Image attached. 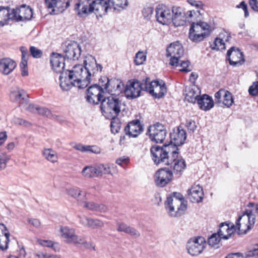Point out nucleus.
Returning a JSON list of instances; mask_svg holds the SVG:
<instances>
[{
    "label": "nucleus",
    "mask_w": 258,
    "mask_h": 258,
    "mask_svg": "<svg viewBox=\"0 0 258 258\" xmlns=\"http://www.w3.org/2000/svg\"><path fill=\"white\" fill-rule=\"evenodd\" d=\"M126 233L136 238L139 237L140 236V232L131 226L128 228L127 232Z\"/></svg>",
    "instance_id": "61"
},
{
    "label": "nucleus",
    "mask_w": 258,
    "mask_h": 258,
    "mask_svg": "<svg viewBox=\"0 0 258 258\" xmlns=\"http://www.w3.org/2000/svg\"><path fill=\"white\" fill-rule=\"evenodd\" d=\"M257 204L249 203L243 213L236 220V226L240 234H246L254 225L258 212L256 211Z\"/></svg>",
    "instance_id": "3"
},
{
    "label": "nucleus",
    "mask_w": 258,
    "mask_h": 258,
    "mask_svg": "<svg viewBox=\"0 0 258 258\" xmlns=\"http://www.w3.org/2000/svg\"><path fill=\"white\" fill-rule=\"evenodd\" d=\"M80 222L85 226L93 229L102 228L104 226V223L102 220L86 216L81 218Z\"/></svg>",
    "instance_id": "34"
},
{
    "label": "nucleus",
    "mask_w": 258,
    "mask_h": 258,
    "mask_svg": "<svg viewBox=\"0 0 258 258\" xmlns=\"http://www.w3.org/2000/svg\"><path fill=\"white\" fill-rule=\"evenodd\" d=\"M45 7L51 15H57L70 6L69 0H45Z\"/></svg>",
    "instance_id": "15"
},
{
    "label": "nucleus",
    "mask_w": 258,
    "mask_h": 258,
    "mask_svg": "<svg viewBox=\"0 0 258 258\" xmlns=\"http://www.w3.org/2000/svg\"><path fill=\"white\" fill-rule=\"evenodd\" d=\"M70 77L74 79L77 83V87L79 89H83L86 87L89 84L90 81L87 77L84 66L82 64L75 65L71 70H68Z\"/></svg>",
    "instance_id": "9"
},
{
    "label": "nucleus",
    "mask_w": 258,
    "mask_h": 258,
    "mask_svg": "<svg viewBox=\"0 0 258 258\" xmlns=\"http://www.w3.org/2000/svg\"><path fill=\"white\" fill-rule=\"evenodd\" d=\"M13 11L15 15L14 20L16 22L30 20L33 16L32 9L25 5H22L20 8L13 9Z\"/></svg>",
    "instance_id": "21"
},
{
    "label": "nucleus",
    "mask_w": 258,
    "mask_h": 258,
    "mask_svg": "<svg viewBox=\"0 0 258 258\" xmlns=\"http://www.w3.org/2000/svg\"><path fill=\"white\" fill-rule=\"evenodd\" d=\"M85 71H87V77L90 81L91 77L94 76L98 73L102 71V67L101 64L97 63L95 57L91 55L86 56L83 61V65Z\"/></svg>",
    "instance_id": "13"
},
{
    "label": "nucleus",
    "mask_w": 258,
    "mask_h": 258,
    "mask_svg": "<svg viewBox=\"0 0 258 258\" xmlns=\"http://www.w3.org/2000/svg\"><path fill=\"white\" fill-rule=\"evenodd\" d=\"M124 105L122 100L117 96L111 95L104 97L101 101L100 108L102 112L109 113L117 116L120 112L121 108Z\"/></svg>",
    "instance_id": "8"
},
{
    "label": "nucleus",
    "mask_w": 258,
    "mask_h": 258,
    "mask_svg": "<svg viewBox=\"0 0 258 258\" xmlns=\"http://www.w3.org/2000/svg\"><path fill=\"white\" fill-rule=\"evenodd\" d=\"M222 238L217 232L213 233L208 239V243L210 245L214 246L219 243Z\"/></svg>",
    "instance_id": "48"
},
{
    "label": "nucleus",
    "mask_w": 258,
    "mask_h": 258,
    "mask_svg": "<svg viewBox=\"0 0 258 258\" xmlns=\"http://www.w3.org/2000/svg\"><path fill=\"white\" fill-rule=\"evenodd\" d=\"M186 133L181 126L177 128H174L170 134L171 142L173 146L177 148V146L183 145L186 139Z\"/></svg>",
    "instance_id": "22"
},
{
    "label": "nucleus",
    "mask_w": 258,
    "mask_h": 258,
    "mask_svg": "<svg viewBox=\"0 0 258 258\" xmlns=\"http://www.w3.org/2000/svg\"><path fill=\"white\" fill-rule=\"evenodd\" d=\"M153 89L150 90L151 94L155 98H162L167 92V88L165 83L163 81H153Z\"/></svg>",
    "instance_id": "28"
},
{
    "label": "nucleus",
    "mask_w": 258,
    "mask_h": 258,
    "mask_svg": "<svg viewBox=\"0 0 258 258\" xmlns=\"http://www.w3.org/2000/svg\"><path fill=\"white\" fill-rule=\"evenodd\" d=\"M212 50H223L225 49V44L224 40L219 38H216L213 44L211 45Z\"/></svg>",
    "instance_id": "42"
},
{
    "label": "nucleus",
    "mask_w": 258,
    "mask_h": 258,
    "mask_svg": "<svg viewBox=\"0 0 258 258\" xmlns=\"http://www.w3.org/2000/svg\"><path fill=\"white\" fill-rule=\"evenodd\" d=\"M66 193L75 199H78L81 195L82 190L78 188H70L67 189Z\"/></svg>",
    "instance_id": "49"
},
{
    "label": "nucleus",
    "mask_w": 258,
    "mask_h": 258,
    "mask_svg": "<svg viewBox=\"0 0 258 258\" xmlns=\"http://www.w3.org/2000/svg\"><path fill=\"white\" fill-rule=\"evenodd\" d=\"M25 109L31 113L38 114L50 118L54 119L56 117V116L53 115L51 111L48 108L45 107H41L38 105H35L34 104H28Z\"/></svg>",
    "instance_id": "29"
},
{
    "label": "nucleus",
    "mask_w": 258,
    "mask_h": 258,
    "mask_svg": "<svg viewBox=\"0 0 258 258\" xmlns=\"http://www.w3.org/2000/svg\"><path fill=\"white\" fill-rule=\"evenodd\" d=\"M82 174L86 178L98 177L96 167L92 166H85L82 171Z\"/></svg>",
    "instance_id": "39"
},
{
    "label": "nucleus",
    "mask_w": 258,
    "mask_h": 258,
    "mask_svg": "<svg viewBox=\"0 0 258 258\" xmlns=\"http://www.w3.org/2000/svg\"><path fill=\"white\" fill-rule=\"evenodd\" d=\"M167 57H170L169 64L172 66L177 67L179 59L183 56L184 50L182 46L178 43H171L166 49Z\"/></svg>",
    "instance_id": "12"
},
{
    "label": "nucleus",
    "mask_w": 258,
    "mask_h": 258,
    "mask_svg": "<svg viewBox=\"0 0 258 258\" xmlns=\"http://www.w3.org/2000/svg\"><path fill=\"white\" fill-rule=\"evenodd\" d=\"M81 245L83 246L84 248L88 249H93L95 250V246L93 245V243L87 242L85 238L83 241Z\"/></svg>",
    "instance_id": "62"
},
{
    "label": "nucleus",
    "mask_w": 258,
    "mask_h": 258,
    "mask_svg": "<svg viewBox=\"0 0 258 258\" xmlns=\"http://www.w3.org/2000/svg\"><path fill=\"white\" fill-rule=\"evenodd\" d=\"M177 156L173 161H171L169 166L172 168L174 173L180 176L186 168L185 160L179 156L178 150L176 151Z\"/></svg>",
    "instance_id": "26"
},
{
    "label": "nucleus",
    "mask_w": 258,
    "mask_h": 258,
    "mask_svg": "<svg viewBox=\"0 0 258 258\" xmlns=\"http://www.w3.org/2000/svg\"><path fill=\"white\" fill-rule=\"evenodd\" d=\"M146 59V55L143 51H139L135 55V63L136 65L142 64Z\"/></svg>",
    "instance_id": "45"
},
{
    "label": "nucleus",
    "mask_w": 258,
    "mask_h": 258,
    "mask_svg": "<svg viewBox=\"0 0 258 258\" xmlns=\"http://www.w3.org/2000/svg\"><path fill=\"white\" fill-rule=\"evenodd\" d=\"M223 98L222 103L227 107H230L234 102L232 94L228 91L226 90Z\"/></svg>",
    "instance_id": "44"
},
{
    "label": "nucleus",
    "mask_w": 258,
    "mask_h": 258,
    "mask_svg": "<svg viewBox=\"0 0 258 258\" xmlns=\"http://www.w3.org/2000/svg\"><path fill=\"white\" fill-rule=\"evenodd\" d=\"M30 52L31 55L34 57L36 58H40L43 54L42 51L36 48L35 46H31L30 47Z\"/></svg>",
    "instance_id": "52"
},
{
    "label": "nucleus",
    "mask_w": 258,
    "mask_h": 258,
    "mask_svg": "<svg viewBox=\"0 0 258 258\" xmlns=\"http://www.w3.org/2000/svg\"><path fill=\"white\" fill-rule=\"evenodd\" d=\"M248 92L251 96H256L258 95V81L254 82L250 86L248 89Z\"/></svg>",
    "instance_id": "56"
},
{
    "label": "nucleus",
    "mask_w": 258,
    "mask_h": 258,
    "mask_svg": "<svg viewBox=\"0 0 258 258\" xmlns=\"http://www.w3.org/2000/svg\"><path fill=\"white\" fill-rule=\"evenodd\" d=\"M236 8H241L243 9L244 12V17L245 18L249 16V13L247 9V6L244 1L241 2L239 5H237L236 6Z\"/></svg>",
    "instance_id": "63"
},
{
    "label": "nucleus",
    "mask_w": 258,
    "mask_h": 258,
    "mask_svg": "<svg viewBox=\"0 0 258 258\" xmlns=\"http://www.w3.org/2000/svg\"><path fill=\"white\" fill-rule=\"evenodd\" d=\"M227 59L229 60V63L234 67L241 66L244 62L243 53L235 47H231L227 51Z\"/></svg>",
    "instance_id": "17"
},
{
    "label": "nucleus",
    "mask_w": 258,
    "mask_h": 258,
    "mask_svg": "<svg viewBox=\"0 0 258 258\" xmlns=\"http://www.w3.org/2000/svg\"><path fill=\"white\" fill-rule=\"evenodd\" d=\"M146 134L152 142L162 143L166 137L167 131L164 125L157 122L148 127Z\"/></svg>",
    "instance_id": "10"
},
{
    "label": "nucleus",
    "mask_w": 258,
    "mask_h": 258,
    "mask_svg": "<svg viewBox=\"0 0 258 258\" xmlns=\"http://www.w3.org/2000/svg\"><path fill=\"white\" fill-rule=\"evenodd\" d=\"M189 133H193L196 129L197 125L195 121L189 119L186 120L185 124Z\"/></svg>",
    "instance_id": "55"
},
{
    "label": "nucleus",
    "mask_w": 258,
    "mask_h": 258,
    "mask_svg": "<svg viewBox=\"0 0 258 258\" xmlns=\"http://www.w3.org/2000/svg\"><path fill=\"white\" fill-rule=\"evenodd\" d=\"M10 96L13 101L19 104L25 102L28 98L26 92L23 89L18 87H15L11 89Z\"/></svg>",
    "instance_id": "30"
},
{
    "label": "nucleus",
    "mask_w": 258,
    "mask_h": 258,
    "mask_svg": "<svg viewBox=\"0 0 258 258\" xmlns=\"http://www.w3.org/2000/svg\"><path fill=\"white\" fill-rule=\"evenodd\" d=\"M110 7L108 0H81L76 4L75 10L79 17L85 18L93 12L100 16L104 15Z\"/></svg>",
    "instance_id": "1"
},
{
    "label": "nucleus",
    "mask_w": 258,
    "mask_h": 258,
    "mask_svg": "<svg viewBox=\"0 0 258 258\" xmlns=\"http://www.w3.org/2000/svg\"><path fill=\"white\" fill-rule=\"evenodd\" d=\"M86 193H84V199H78V203L79 205L82 206L83 208L87 210H91L95 212H99L100 213L106 212L108 208L107 206L102 204H98L93 202H87L85 201L87 200Z\"/></svg>",
    "instance_id": "20"
},
{
    "label": "nucleus",
    "mask_w": 258,
    "mask_h": 258,
    "mask_svg": "<svg viewBox=\"0 0 258 258\" xmlns=\"http://www.w3.org/2000/svg\"><path fill=\"white\" fill-rule=\"evenodd\" d=\"M42 155L45 159L51 163H54L57 161V154L51 148L44 149L42 151Z\"/></svg>",
    "instance_id": "38"
},
{
    "label": "nucleus",
    "mask_w": 258,
    "mask_h": 258,
    "mask_svg": "<svg viewBox=\"0 0 258 258\" xmlns=\"http://www.w3.org/2000/svg\"><path fill=\"white\" fill-rule=\"evenodd\" d=\"M141 91L140 82L137 80H132L127 82L124 93L127 98L133 99L140 96Z\"/></svg>",
    "instance_id": "18"
},
{
    "label": "nucleus",
    "mask_w": 258,
    "mask_h": 258,
    "mask_svg": "<svg viewBox=\"0 0 258 258\" xmlns=\"http://www.w3.org/2000/svg\"><path fill=\"white\" fill-rule=\"evenodd\" d=\"M64 56L57 53H52L50 56V63L52 69L57 73H61L64 71Z\"/></svg>",
    "instance_id": "25"
},
{
    "label": "nucleus",
    "mask_w": 258,
    "mask_h": 258,
    "mask_svg": "<svg viewBox=\"0 0 258 258\" xmlns=\"http://www.w3.org/2000/svg\"><path fill=\"white\" fill-rule=\"evenodd\" d=\"M84 238V237L76 235L75 233L69 243L81 244Z\"/></svg>",
    "instance_id": "57"
},
{
    "label": "nucleus",
    "mask_w": 258,
    "mask_h": 258,
    "mask_svg": "<svg viewBox=\"0 0 258 258\" xmlns=\"http://www.w3.org/2000/svg\"><path fill=\"white\" fill-rule=\"evenodd\" d=\"M61 236L66 239V241L69 243L75 234V230L68 227H61L60 228Z\"/></svg>",
    "instance_id": "40"
},
{
    "label": "nucleus",
    "mask_w": 258,
    "mask_h": 258,
    "mask_svg": "<svg viewBox=\"0 0 258 258\" xmlns=\"http://www.w3.org/2000/svg\"><path fill=\"white\" fill-rule=\"evenodd\" d=\"M188 196L189 199L193 203L201 202L204 196L202 187L199 184H194L189 189Z\"/></svg>",
    "instance_id": "33"
},
{
    "label": "nucleus",
    "mask_w": 258,
    "mask_h": 258,
    "mask_svg": "<svg viewBox=\"0 0 258 258\" xmlns=\"http://www.w3.org/2000/svg\"><path fill=\"white\" fill-rule=\"evenodd\" d=\"M210 26L207 23L200 21L192 22L190 25L188 38L193 42L198 43L208 37L211 33Z\"/></svg>",
    "instance_id": "6"
},
{
    "label": "nucleus",
    "mask_w": 258,
    "mask_h": 258,
    "mask_svg": "<svg viewBox=\"0 0 258 258\" xmlns=\"http://www.w3.org/2000/svg\"><path fill=\"white\" fill-rule=\"evenodd\" d=\"M171 11V22L175 27L183 26L189 19L201 15L199 10L188 11L186 13L183 9L178 6H173Z\"/></svg>",
    "instance_id": "7"
},
{
    "label": "nucleus",
    "mask_w": 258,
    "mask_h": 258,
    "mask_svg": "<svg viewBox=\"0 0 258 258\" xmlns=\"http://www.w3.org/2000/svg\"><path fill=\"white\" fill-rule=\"evenodd\" d=\"M143 125L138 119L129 122L124 128L125 134L134 138L138 137L143 132Z\"/></svg>",
    "instance_id": "23"
},
{
    "label": "nucleus",
    "mask_w": 258,
    "mask_h": 258,
    "mask_svg": "<svg viewBox=\"0 0 258 258\" xmlns=\"http://www.w3.org/2000/svg\"><path fill=\"white\" fill-rule=\"evenodd\" d=\"M153 81H150V79L146 78L145 79H143L142 82H140L141 88L142 91H145L149 92L150 94V90L153 89Z\"/></svg>",
    "instance_id": "41"
},
{
    "label": "nucleus",
    "mask_w": 258,
    "mask_h": 258,
    "mask_svg": "<svg viewBox=\"0 0 258 258\" xmlns=\"http://www.w3.org/2000/svg\"><path fill=\"white\" fill-rule=\"evenodd\" d=\"M165 207L168 214L172 217H179L186 210L183 196L179 192H173L167 198Z\"/></svg>",
    "instance_id": "4"
},
{
    "label": "nucleus",
    "mask_w": 258,
    "mask_h": 258,
    "mask_svg": "<svg viewBox=\"0 0 258 258\" xmlns=\"http://www.w3.org/2000/svg\"><path fill=\"white\" fill-rule=\"evenodd\" d=\"M97 176L102 174H110L111 172L110 167L107 165L100 164L96 167Z\"/></svg>",
    "instance_id": "46"
},
{
    "label": "nucleus",
    "mask_w": 258,
    "mask_h": 258,
    "mask_svg": "<svg viewBox=\"0 0 258 258\" xmlns=\"http://www.w3.org/2000/svg\"><path fill=\"white\" fill-rule=\"evenodd\" d=\"M197 101L200 108L205 111L210 110L214 106L212 98L206 94L200 97Z\"/></svg>",
    "instance_id": "36"
},
{
    "label": "nucleus",
    "mask_w": 258,
    "mask_h": 258,
    "mask_svg": "<svg viewBox=\"0 0 258 258\" xmlns=\"http://www.w3.org/2000/svg\"><path fill=\"white\" fill-rule=\"evenodd\" d=\"M206 245L205 238L200 236L190 238L187 242L186 249L190 255L197 256L203 251Z\"/></svg>",
    "instance_id": "11"
},
{
    "label": "nucleus",
    "mask_w": 258,
    "mask_h": 258,
    "mask_svg": "<svg viewBox=\"0 0 258 258\" xmlns=\"http://www.w3.org/2000/svg\"><path fill=\"white\" fill-rule=\"evenodd\" d=\"M68 70L60 73L59 77L60 81V87L63 90L68 91L72 86H76L77 83L75 82V80L71 79L70 77V74L68 73Z\"/></svg>",
    "instance_id": "31"
},
{
    "label": "nucleus",
    "mask_w": 258,
    "mask_h": 258,
    "mask_svg": "<svg viewBox=\"0 0 258 258\" xmlns=\"http://www.w3.org/2000/svg\"><path fill=\"white\" fill-rule=\"evenodd\" d=\"M110 5H112L115 10L124 9L127 6V0H108Z\"/></svg>",
    "instance_id": "43"
},
{
    "label": "nucleus",
    "mask_w": 258,
    "mask_h": 258,
    "mask_svg": "<svg viewBox=\"0 0 258 258\" xmlns=\"http://www.w3.org/2000/svg\"><path fill=\"white\" fill-rule=\"evenodd\" d=\"M9 160V156L5 153L0 152V170L5 169Z\"/></svg>",
    "instance_id": "53"
},
{
    "label": "nucleus",
    "mask_w": 258,
    "mask_h": 258,
    "mask_svg": "<svg viewBox=\"0 0 258 258\" xmlns=\"http://www.w3.org/2000/svg\"><path fill=\"white\" fill-rule=\"evenodd\" d=\"M173 173L169 169L161 168L158 170L155 175V182L159 187H163L172 179Z\"/></svg>",
    "instance_id": "16"
},
{
    "label": "nucleus",
    "mask_w": 258,
    "mask_h": 258,
    "mask_svg": "<svg viewBox=\"0 0 258 258\" xmlns=\"http://www.w3.org/2000/svg\"><path fill=\"white\" fill-rule=\"evenodd\" d=\"M249 5L252 10L258 13V0H249Z\"/></svg>",
    "instance_id": "64"
},
{
    "label": "nucleus",
    "mask_w": 258,
    "mask_h": 258,
    "mask_svg": "<svg viewBox=\"0 0 258 258\" xmlns=\"http://www.w3.org/2000/svg\"><path fill=\"white\" fill-rule=\"evenodd\" d=\"M185 98L189 102L195 103L200 97L195 87H185Z\"/></svg>",
    "instance_id": "37"
},
{
    "label": "nucleus",
    "mask_w": 258,
    "mask_h": 258,
    "mask_svg": "<svg viewBox=\"0 0 258 258\" xmlns=\"http://www.w3.org/2000/svg\"><path fill=\"white\" fill-rule=\"evenodd\" d=\"M187 3L191 6L195 7L197 9H202L204 4L201 1H197L195 0H187Z\"/></svg>",
    "instance_id": "59"
},
{
    "label": "nucleus",
    "mask_w": 258,
    "mask_h": 258,
    "mask_svg": "<svg viewBox=\"0 0 258 258\" xmlns=\"http://www.w3.org/2000/svg\"><path fill=\"white\" fill-rule=\"evenodd\" d=\"M178 148L172 144H164L162 147L158 145L152 146L150 153L154 163L156 165H169L177 156Z\"/></svg>",
    "instance_id": "2"
},
{
    "label": "nucleus",
    "mask_w": 258,
    "mask_h": 258,
    "mask_svg": "<svg viewBox=\"0 0 258 258\" xmlns=\"http://www.w3.org/2000/svg\"><path fill=\"white\" fill-rule=\"evenodd\" d=\"M237 230L238 234H240L236 224L222 223L219 226L218 233L223 239H228Z\"/></svg>",
    "instance_id": "24"
},
{
    "label": "nucleus",
    "mask_w": 258,
    "mask_h": 258,
    "mask_svg": "<svg viewBox=\"0 0 258 258\" xmlns=\"http://www.w3.org/2000/svg\"><path fill=\"white\" fill-rule=\"evenodd\" d=\"M109 83L108 78L103 77L99 80L100 85L95 84L89 87L87 90V100L94 104H98L99 102L101 103V101L105 97L104 90H109Z\"/></svg>",
    "instance_id": "5"
},
{
    "label": "nucleus",
    "mask_w": 258,
    "mask_h": 258,
    "mask_svg": "<svg viewBox=\"0 0 258 258\" xmlns=\"http://www.w3.org/2000/svg\"><path fill=\"white\" fill-rule=\"evenodd\" d=\"M12 122L16 125H24L27 126L30 124V123L22 118L14 117L12 119Z\"/></svg>",
    "instance_id": "54"
},
{
    "label": "nucleus",
    "mask_w": 258,
    "mask_h": 258,
    "mask_svg": "<svg viewBox=\"0 0 258 258\" xmlns=\"http://www.w3.org/2000/svg\"><path fill=\"white\" fill-rule=\"evenodd\" d=\"M155 11L156 18L159 23L166 25L171 22V11L170 9L164 5H158Z\"/></svg>",
    "instance_id": "19"
},
{
    "label": "nucleus",
    "mask_w": 258,
    "mask_h": 258,
    "mask_svg": "<svg viewBox=\"0 0 258 258\" xmlns=\"http://www.w3.org/2000/svg\"><path fill=\"white\" fill-rule=\"evenodd\" d=\"M190 64V62L188 60H181L179 59V62L178 63V65L177 66H180L182 68V69H180L179 71L180 72H189L191 71V69L188 68V67Z\"/></svg>",
    "instance_id": "51"
},
{
    "label": "nucleus",
    "mask_w": 258,
    "mask_h": 258,
    "mask_svg": "<svg viewBox=\"0 0 258 258\" xmlns=\"http://www.w3.org/2000/svg\"><path fill=\"white\" fill-rule=\"evenodd\" d=\"M62 48L64 53L65 58L77 60L81 55V47L76 41L66 42L63 44Z\"/></svg>",
    "instance_id": "14"
},
{
    "label": "nucleus",
    "mask_w": 258,
    "mask_h": 258,
    "mask_svg": "<svg viewBox=\"0 0 258 258\" xmlns=\"http://www.w3.org/2000/svg\"><path fill=\"white\" fill-rule=\"evenodd\" d=\"M84 152H90L98 154L101 153V149L96 145H85Z\"/></svg>",
    "instance_id": "50"
},
{
    "label": "nucleus",
    "mask_w": 258,
    "mask_h": 258,
    "mask_svg": "<svg viewBox=\"0 0 258 258\" xmlns=\"http://www.w3.org/2000/svg\"><path fill=\"white\" fill-rule=\"evenodd\" d=\"M225 90L221 89L215 94V101L217 103H221L222 101L221 98L224 97L225 93Z\"/></svg>",
    "instance_id": "58"
},
{
    "label": "nucleus",
    "mask_w": 258,
    "mask_h": 258,
    "mask_svg": "<svg viewBox=\"0 0 258 258\" xmlns=\"http://www.w3.org/2000/svg\"><path fill=\"white\" fill-rule=\"evenodd\" d=\"M130 160L128 157H122L117 159L116 161V163L118 165L124 167V165L127 164Z\"/></svg>",
    "instance_id": "60"
},
{
    "label": "nucleus",
    "mask_w": 258,
    "mask_h": 258,
    "mask_svg": "<svg viewBox=\"0 0 258 258\" xmlns=\"http://www.w3.org/2000/svg\"><path fill=\"white\" fill-rule=\"evenodd\" d=\"M17 64L13 59L7 57L0 59V72L4 75H9L16 67Z\"/></svg>",
    "instance_id": "32"
},
{
    "label": "nucleus",
    "mask_w": 258,
    "mask_h": 258,
    "mask_svg": "<svg viewBox=\"0 0 258 258\" xmlns=\"http://www.w3.org/2000/svg\"><path fill=\"white\" fill-rule=\"evenodd\" d=\"M15 16L9 7L0 6V27L8 25L10 21L14 20Z\"/></svg>",
    "instance_id": "27"
},
{
    "label": "nucleus",
    "mask_w": 258,
    "mask_h": 258,
    "mask_svg": "<svg viewBox=\"0 0 258 258\" xmlns=\"http://www.w3.org/2000/svg\"><path fill=\"white\" fill-rule=\"evenodd\" d=\"M111 132L113 134L117 133L120 129L121 123L118 118H113L110 124Z\"/></svg>",
    "instance_id": "47"
},
{
    "label": "nucleus",
    "mask_w": 258,
    "mask_h": 258,
    "mask_svg": "<svg viewBox=\"0 0 258 258\" xmlns=\"http://www.w3.org/2000/svg\"><path fill=\"white\" fill-rule=\"evenodd\" d=\"M10 234L4 224H0V249L4 250L8 248Z\"/></svg>",
    "instance_id": "35"
}]
</instances>
